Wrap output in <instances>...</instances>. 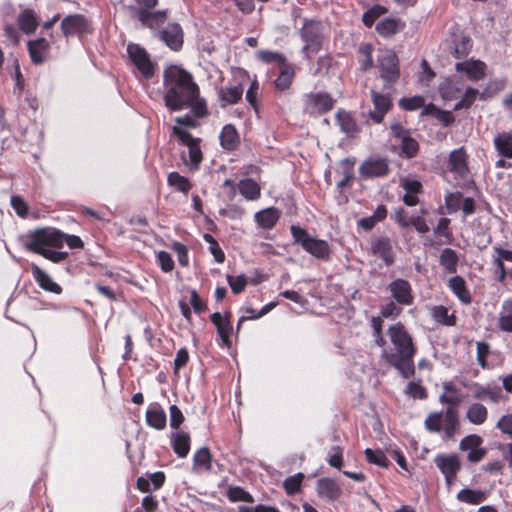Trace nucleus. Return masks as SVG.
<instances>
[{"instance_id":"15","label":"nucleus","mask_w":512,"mask_h":512,"mask_svg":"<svg viewBox=\"0 0 512 512\" xmlns=\"http://www.w3.org/2000/svg\"><path fill=\"white\" fill-rule=\"evenodd\" d=\"M371 252L380 257L386 266H390L394 262V251L391 240L387 237H379L372 239Z\"/></svg>"},{"instance_id":"50","label":"nucleus","mask_w":512,"mask_h":512,"mask_svg":"<svg viewBox=\"0 0 512 512\" xmlns=\"http://www.w3.org/2000/svg\"><path fill=\"white\" fill-rule=\"evenodd\" d=\"M382 324L383 321L380 317H372L371 327L373 329L374 342L379 347L386 345V339L382 336Z\"/></svg>"},{"instance_id":"61","label":"nucleus","mask_w":512,"mask_h":512,"mask_svg":"<svg viewBox=\"0 0 512 512\" xmlns=\"http://www.w3.org/2000/svg\"><path fill=\"white\" fill-rule=\"evenodd\" d=\"M303 475L301 473L288 477L284 481V488L287 493L292 494L299 490Z\"/></svg>"},{"instance_id":"59","label":"nucleus","mask_w":512,"mask_h":512,"mask_svg":"<svg viewBox=\"0 0 512 512\" xmlns=\"http://www.w3.org/2000/svg\"><path fill=\"white\" fill-rule=\"evenodd\" d=\"M450 220L448 218H441L438 221L436 228L434 229L435 234L445 237V243L450 244L452 241V234L449 231Z\"/></svg>"},{"instance_id":"54","label":"nucleus","mask_w":512,"mask_h":512,"mask_svg":"<svg viewBox=\"0 0 512 512\" xmlns=\"http://www.w3.org/2000/svg\"><path fill=\"white\" fill-rule=\"evenodd\" d=\"M228 284L234 294L241 293L247 285V277L244 274L238 276H227Z\"/></svg>"},{"instance_id":"9","label":"nucleus","mask_w":512,"mask_h":512,"mask_svg":"<svg viewBox=\"0 0 512 512\" xmlns=\"http://www.w3.org/2000/svg\"><path fill=\"white\" fill-rule=\"evenodd\" d=\"M435 465L444 475L446 483L451 486L457 473L461 469V461L456 454H437L434 459Z\"/></svg>"},{"instance_id":"51","label":"nucleus","mask_w":512,"mask_h":512,"mask_svg":"<svg viewBox=\"0 0 512 512\" xmlns=\"http://www.w3.org/2000/svg\"><path fill=\"white\" fill-rule=\"evenodd\" d=\"M194 465L208 470L211 468V454L207 447H202L195 453Z\"/></svg>"},{"instance_id":"56","label":"nucleus","mask_w":512,"mask_h":512,"mask_svg":"<svg viewBox=\"0 0 512 512\" xmlns=\"http://www.w3.org/2000/svg\"><path fill=\"white\" fill-rule=\"evenodd\" d=\"M228 498L233 502H253L252 496L241 487H230L228 490Z\"/></svg>"},{"instance_id":"42","label":"nucleus","mask_w":512,"mask_h":512,"mask_svg":"<svg viewBox=\"0 0 512 512\" xmlns=\"http://www.w3.org/2000/svg\"><path fill=\"white\" fill-rule=\"evenodd\" d=\"M294 77V70L287 64L281 66L280 74L275 80V86L277 89L283 91L289 88Z\"/></svg>"},{"instance_id":"58","label":"nucleus","mask_w":512,"mask_h":512,"mask_svg":"<svg viewBox=\"0 0 512 512\" xmlns=\"http://www.w3.org/2000/svg\"><path fill=\"white\" fill-rule=\"evenodd\" d=\"M496 428L509 438H512V413L501 416L496 423Z\"/></svg>"},{"instance_id":"17","label":"nucleus","mask_w":512,"mask_h":512,"mask_svg":"<svg viewBox=\"0 0 512 512\" xmlns=\"http://www.w3.org/2000/svg\"><path fill=\"white\" fill-rule=\"evenodd\" d=\"M448 169L459 177H464L467 174V154L463 148L455 149L450 153Z\"/></svg>"},{"instance_id":"38","label":"nucleus","mask_w":512,"mask_h":512,"mask_svg":"<svg viewBox=\"0 0 512 512\" xmlns=\"http://www.w3.org/2000/svg\"><path fill=\"white\" fill-rule=\"evenodd\" d=\"M243 88L241 86H233L227 88H221L219 91V99L225 105L236 104L242 97Z\"/></svg>"},{"instance_id":"2","label":"nucleus","mask_w":512,"mask_h":512,"mask_svg":"<svg viewBox=\"0 0 512 512\" xmlns=\"http://www.w3.org/2000/svg\"><path fill=\"white\" fill-rule=\"evenodd\" d=\"M387 336L391 347H382L381 358L397 369L403 378L412 377L415 374L414 357L417 353L412 335L401 322H397L389 326Z\"/></svg>"},{"instance_id":"24","label":"nucleus","mask_w":512,"mask_h":512,"mask_svg":"<svg viewBox=\"0 0 512 512\" xmlns=\"http://www.w3.org/2000/svg\"><path fill=\"white\" fill-rule=\"evenodd\" d=\"M146 422L154 429L163 430L167 422L165 411L156 403L150 405L146 411Z\"/></svg>"},{"instance_id":"43","label":"nucleus","mask_w":512,"mask_h":512,"mask_svg":"<svg viewBox=\"0 0 512 512\" xmlns=\"http://www.w3.org/2000/svg\"><path fill=\"white\" fill-rule=\"evenodd\" d=\"M167 181L170 186L174 187L180 192L188 193V191L191 189V184L189 183L188 179L180 175L178 172L169 173Z\"/></svg>"},{"instance_id":"63","label":"nucleus","mask_w":512,"mask_h":512,"mask_svg":"<svg viewBox=\"0 0 512 512\" xmlns=\"http://www.w3.org/2000/svg\"><path fill=\"white\" fill-rule=\"evenodd\" d=\"M342 448L339 446H334L331 448L329 452L328 463L335 468H340L342 466Z\"/></svg>"},{"instance_id":"7","label":"nucleus","mask_w":512,"mask_h":512,"mask_svg":"<svg viewBox=\"0 0 512 512\" xmlns=\"http://www.w3.org/2000/svg\"><path fill=\"white\" fill-rule=\"evenodd\" d=\"M380 77L387 83L393 84L400 77L399 59L393 50L385 49L377 58Z\"/></svg>"},{"instance_id":"37","label":"nucleus","mask_w":512,"mask_h":512,"mask_svg":"<svg viewBox=\"0 0 512 512\" xmlns=\"http://www.w3.org/2000/svg\"><path fill=\"white\" fill-rule=\"evenodd\" d=\"M336 119L341 131L348 136H354L358 132L357 124L348 112L339 111L336 114Z\"/></svg>"},{"instance_id":"39","label":"nucleus","mask_w":512,"mask_h":512,"mask_svg":"<svg viewBox=\"0 0 512 512\" xmlns=\"http://www.w3.org/2000/svg\"><path fill=\"white\" fill-rule=\"evenodd\" d=\"M457 499L461 502L477 505L486 499V493L481 490L462 489L457 494Z\"/></svg>"},{"instance_id":"12","label":"nucleus","mask_w":512,"mask_h":512,"mask_svg":"<svg viewBox=\"0 0 512 512\" xmlns=\"http://www.w3.org/2000/svg\"><path fill=\"white\" fill-rule=\"evenodd\" d=\"M388 289L398 304L409 306L413 303L412 288L407 280L396 279L389 284Z\"/></svg>"},{"instance_id":"23","label":"nucleus","mask_w":512,"mask_h":512,"mask_svg":"<svg viewBox=\"0 0 512 512\" xmlns=\"http://www.w3.org/2000/svg\"><path fill=\"white\" fill-rule=\"evenodd\" d=\"M211 321L216 326L217 332L226 347L231 346L230 335L232 333V325L227 317L222 316L219 312L211 315Z\"/></svg>"},{"instance_id":"10","label":"nucleus","mask_w":512,"mask_h":512,"mask_svg":"<svg viewBox=\"0 0 512 512\" xmlns=\"http://www.w3.org/2000/svg\"><path fill=\"white\" fill-rule=\"evenodd\" d=\"M334 99L327 93H310L305 98V111L309 114H321L330 111Z\"/></svg>"},{"instance_id":"13","label":"nucleus","mask_w":512,"mask_h":512,"mask_svg":"<svg viewBox=\"0 0 512 512\" xmlns=\"http://www.w3.org/2000/svg\"><path fill=\"white\" fill-rule=\"evenodd\" d=\"M135 16L137 17L142 27L156 30L166 22L167 10H136Z\"/></svg>"},{"instance_id":"22","label":"nucleus","mask_w":512,"mask_h":512,"mask_svg":"<svg viewBox=\"0 0 512 512\" xmlns=\"http://www.w3.org/2000/svg\"><path fill=\"white\" fill-rule=\"evenodd\" d=\"M465 418L473 425L479 426L484 424L488 419V409L479 402H473L468 405Z\"/></svg>"},{"instance_id":"4","label":"nucleus","mask_w":512,"mask_h":512,"mask_svg":"<svg viewBox=\"0 0 512 512\" xmlns=\"http://www.w3.org/2000/svg\"><path fill=\"white\" fill-rule=\"evenodd\" d=\"M324 24L317 19L304 18L300 28V37L304 42L302 53L310 61L322 48L324 40Z\"/></svg>"},{"instance_id":"53","label":"nucleus","mask_w":512,"mask_h":512,"mask_svg":"<svg viewBox=\"0 0 512 512\" xmlns=\"http://www.w3.org/2000/svg\"><path fill=\"white\" fill-rule=\"evenodd\" d=\"M425 100L422 96H413L410 98H402L399 106L408 111H414L424 106Z\"/></svg>"},{"instance_id":"14","label":"nucleus","mask_w":512,"mask_h":512,"mask_svg":"<svg viewBox=\"0 0 512 512\" xmlns=\"http://www.w3.org/2000/svg\"><path fill=\"white\" fill-rule=\"evenodd\" d=\"M160 39L173 49L179 50L183 44V31L179 24L170 23L162 31L159 32Z\"/></svg>"},{"instance_id":"44","label":"nucleus","mask_w":512,"mask_h":512,"mask_svg":"<svg viewBox=\"0 0 512 512\" xmlns=\"http://www.w3.org/2000/svg\"><path fill=\"white\" fill-rule=\"evenodd\" d=\"M257 57L264 63H279L281 66L286 64L285 57L282 54L274 51L259 50L257 52Z\"/></svg>"},{"instance_id":"57","label":"nucleus","mask_w":512,"mask_h":512,"mask_svg":"<svg viewBox=\"0 0 512 512\" xmlns=\"http://www.w3.org/2000/svg\"><path fill=\"white\" fill-rule=\"evenodd\" d=\"M463 398L462 395L459 393V391L451 394H441L439 396V401L442 404L448 405L447 408H453L457 410V407L462 402Z\"/></svg>"},{"instance_id":"5","label":"nucleus","mask_w":512,"mask_h":512,"mask_svg":"<svg viewBox=\"0 0 512 512\" xmlns=\"http://www.w3.org/2000/svg\"><path fill=\"white\" fill-rule=\"evenodd\" d=\"M294 242L312 256L318 259H327L330 255V247L325 240L312 237L304 228L292 225L290 228Z\"/></svg>"},{"instance_id":"52","label":"nucleus","mask_w":512,"mask_h":512,"mask_svg":"<svg viewBox=\"0 0 512 512\" xmlns=\"http://www.w3.org/2000/svg\"><path fill=\"white\" fill-rule=\"evenodd\" d=\"M490 353V346L486 342H477L476 343V359L477 363L483 368L487 369L489 368V365L487 363V356Z\"/></svg>"},{"instance_id":"19","label":"nucleus","mask_w":512,"mask_h":512,"mask_svg":"<svg viewBox=\"0 0 512 512\" xmlns=\"http://www.w3.org/2000/svg\"><path fill=\"white\" fill-rule=\"evenodd\" d=\"M359 172L368 178L381 177L387 174L388 164L384 159H369L361 164Z\"/></svg>"},{"instance_id":"3","label":"nucleus","mask_w":512,"mask_h":512,"mask_svg":"<svg viewBox=\"0 0 512 512\" xmlns=\"http://www.w3.org/2000/svg\"><path fill=\"white\" fill-rule=\"evenodd\" d=\"M164 100L168 108L178 111L194 102L199 95L198 85L192 75L177 65L163 71Z\"/></svg>"},{"instance_id":"32","label":"nucleus","mask_w":512,"mask_h":512,"mask_svg":"<svg viewBox=\"0 0 512 512\" xmlns=\"http://www.w3.org/2000/svg\"><path fill=\"white\" fill-rule=\"evenodd\" d=\"M220 144L226 150H233L239 144V136L233 125L227 124L222 128Z\"/></svg>"},{"instance_id":"40","label":"nucleus","mask_w":512,"mask_h":512,"mask_svg":"<svg viewBox=\"0 0 512 512\" xmlns=\"http://www.w3.org/2000/svg\"><path fill=\"white\" fill-rule=\"evenodd\" d=\"M18 24L26 34L33 33L37 28V19L32 10H24L18 16Z\"/></svg>"},{"instance_id":"49","label":"nucleus","mask_w":512,"mask_h":512,"mask_svg":"<svg viewBox=\"0 0 512 512\" xmlns=\"http://www.w3.org/2000/svg\"><path fill=\"white\" fill-rule=\"evenodd\" d=\"M443 420V412H433L428 415L425 420V428L433 433L441 431V423Z\"/></svg>"},{"instance_id":"55","label":"nucleus","mask_w":512,"mask_h":512,"mask_svg":"<svg viewBox=\"0 0 512 512\" xmlns=\"http://www.w3.org/2000/svg\"><path fill=\"white\" fill-rule=\"evenodd\" d=\"M386 13V9L382 6H374L368 11H366L363 15V23L367 27H372L375 20L379 18L381 15Z\"/></svg>"},{"instance_id":"31","label":"nucleus","mask_w":512,"mask_h":512,"mask_svg":"<svg viewBox=\"0 0 512 512\" xmlns=\"http://www.w3.org/2000/svg\"><path fill=\"white\" fill-rule=\"evenodd\" d=\"M404 24L396 18H385L376 25V31L383 37H391L402 30Z\"/></svg>"},{"instance_id":"16","label":"nucleus","mask_w":512,"mask_h":512,"mask_svg":"<svg viewBox=\"0 0 512 512\" xmlns=\"http://www.w3.org/2000/svg\"><path fill=\"white\" fill-rule=\"evenodd\" d=\"M88 24L84 16L68 15L61 22V29L65 36L80 35L87 31Z\"/></svg>"},{"instance_id":"1","label":"nucleus","mask_w":512,"mask_h":512,"mask_svg":"<svg viewBox=\"0 0 512 512\" xmlns=\"http://www.w3.org/2000/svg\"><path fill=\"white\" fill-rule=\"evenodd\" d=\"M23 246L28 251L37 253L54 263L64 261L68 253L59 251L66 243L71 249L83 248V241L76 235L62 233L54 228H40L22 238Z\"/></svg>"},{"instance_id":"60","label":"nucleus","mask_w":512,"mask_h":512,"mask_svg":"<svg viewBox=\"0 0 512 512\" xmlns=\"http://www.w3.org/2000/svg\"><path fill=\"white\" fill-rule=\"evenodd\" d=\"M157 261L164 272H171L174 268V261L171 255L166 251L157 253Z\"/></svg>"},{"instance_id":"27","label":"nucleus","mask_w":512,"mask_h":512,"mask_svg":"<svg viewBox=\"0 0 512 512\" xmlns=\"http://www.w3.org/2000/svg\"><path fill=\"white\" fill-rule=\"evenodd\" d=\"M463 83L457 77L446 78L439 85L440 94L444 99H456L462 91Z\"/></svg>"},{"instance_id":"26","label":"nucleus","mask_w":512,"mask_h":512,"mask_svg":"<svg viewBox=\"0 0 512 512\" xmlns=\"http://www.w3.org/2000/svg\"><path fill=\"white\" fill-rule=\"evenodd\" d=\"M49 50V43L44 38H39L34 41L28 42V51L31 57V61L34 64H41L45 60V54Z\"/></svg>"},{"instance_id":"29","label":"nucleus","mask_w":512,"mask_h":512,"mask_svg":"<svg viewBox=\"0 0 512 512\" xmlns=\"http://www.w3.org/2000/svg\"><path fill=\"white\" fill-rule=\"evenodd\" d=\"M280 217L279 211L274 208H266L255 214V221L263 229H272Z\"/></svg>"},{"instance_id":"8","label":"nucleus","mask_w":512,"mask_h":512,"mask_svg":"<svg viewBox=\"0 0 512 512\" xmlns=\"http://www.w3.org/2000/svg\"><path fill=\"white\" fill-rule=\"evenodd\" d=\"M127 52L133 64L145 78L153 76L154 64L144 48L138 44L130 43L127 46Z\"/></svg>"},{"instance_id":"46","label":"nucleus","mask_w":512,"mask_h":512,"mask_svg":"<svg viewBox=\"0 0 512 512\" xmlns=\"http://www.w3.org/2000/svg\"><path fill=\"white\" fill-rule=\"evenodd\" d=\"M478 94L479 91L477 89L468 88L461 100L455 104L454 110L468 109L476 100Z\"/></svg>"},{"instance_id":"21","label":"nucleus","mask_w":512,"mask_h":512,"mask_svg":"<svg viewBox=\"0 0 512 512\" xmlns=\"http://www.w3.org/2000/svg\"><path fill=\"white\" fill-rule=\"evenodd\" d=\"M317 492L321 498L333 501L341 495V488L330 478H321L317 481Z\"/></svg>"},{"instance_id":"41","label":"nucleus","mask_w":512,"mask_h":512,"mask_svg":"<svg viewBox=\"0 0 512 512\" xmlns=\"http://www.w3.org/2000/svg\"><path fill=\"white\" fill-rule=\"evenodd\" d=\"M471 49V40L464 35L456 36L453 41L452 54L456 58L465 57Z\"/></svg>"},{"instance_id":"45","label":"nucleus","mask_w":512,"mask_h":512,"mask_svg":"<svg viewBox=\"0 0 512 512\" xmlns=\"http://www.w3.org/2000/svg\"><path fill=\"white\" fill-rule=\"evenodd\" d=\"M365 455L367 457V460L370 463L376 464L380 467H388L389 460L386 457V455L381 450H372L370 448H367L365 450Z\"/></svg>"},{"instance_id":"36","label":"nucleus","mask_w":512,"mask_h":512,"mask_svg":"<svg viewBox=\"0 0 512 512\" xmlns=\"http://www.w3.org/2000/svg\"><path fill=\"white\" fill-rule=\"evenodd\" d=\"M458 255L451 248H445L442 250L439 256L440 265L448 272L455 273L458 265Z\"/></svg>"},{"instance_id":"47","label":"nucleus","mask_w":512,"mask_h":512,"mask_svg":"<svg viewBox=\"0 0 512 512\" xmlns=\"http://www.w3.org/2000/svg\"><path fill=\"white\" fill-rule=\"evenodd\" d=\"M359 53L363 56V59L360 60V65L363 70H367L373 66V46L370 43H364L360 45L358 49Z\"/></svg>"},{"instance_id":"48","label":"nucleus","mask_w":512,"mask_h":512,"mask_svg":"<svg viewBox=\"0 0 512 512\" xmlns=\"http://www.w3.org/2000/svg\"><path fill=\"white\" fill-rule=\"evenodd\" d=\"M483 443V439L481 436L477 434H470L465 436L459 443V449L461 451H471L473 449H477Z\"/></svg>"},{"instance_id":"28","label":"nucleus","mask_w":512,"mask_h":512,"mask_svg":"<svg viewBox=\"0 0 512 512\" xmlns=\"http://www.w3.org/2000/svg\"><path fill=\"white\" fill-rule=\"evenodd\" d=\"M497 327L502 332L512 333V299L503 301Z\"/></svg>"},{"instance_id":"11","label":"nucleus","mask_w":512,"mask_h":512,"mask_svg":"<svg viewBox=\"0 0 512 512\" xmlns=\"http://www.w3.org/2000/svg\"><path fill=\"white\" fill-rule=\"evenodd\" d=\"M374 109L369 111V118L374 123H381L392 107V99L388 93H380L374 89L370 92Z\"/></svg>"},{"instance_id":"20","label":"nucleus","mask_w":512,"mask_h":512,"mask_svg":"<svg viewBox=\"0 0 512 512\" xmlns=\"http://www.w3.org/2000/svg\"><path fill=\"white\" fill-rule=\"evenodd\" d=\"M456 70L464 72L471 80H480L485 76V64L479 60L458 62Z\"/></svg>"},{"instance_id":"6","label":"nucleus","mask_w":512,"mask_h":512,"mask_svg":"<svg viewBox=\"0 0 512 512\" xmlns=\"http://www.w3.org/2000/svg\"><path fill=\"white\" fill-rule=\"evenodd\" d=\"M173 133L188 149V159L186 152H182V160L191 169L197 170L202 161V152L199 144L200 140L194 138L187 130L176 126L173 128Z\"/></svg>"},{"instance_id":"34","label":"nucleus","mask_w":512,"mask_h":512,"mask_svg":"<svg viewBox=\"0 0 512 512\" xmlns=\"http://www.w3.org/2000/svg\"><path fill=\"white\" fill-rule=\"evenodd\" d=\"M172 447L179 457H186L190 450L189 435L182 431L172 434Z\"/></svg>"},{"instance_id":"18","label":"nucleus","mask_w":512,"mask_h":512,"mask_svg":"<svg viewBox=\"0 0 512 512\" xmlns=\"http://www.w3.org/2000/svg\"><path fill=\"white\" fill-rule=\"evenodd\" d=\"M31 272L34 280L37 282V284L44 290L54 293V294H61L62 288L59 284L54 282V280L44 271L42 270L38 265L32 264L31 265Z\"/></svg>"},{"instance_id":"35","label":"nucleus","mask_w":512,"mask_h":512,"mask_svg":"<svg viewBox=\"0 0 512 512\" xmlns=\"http://www.w3.org/2000/svg\"><path fill=\"white\" fill-rule=\"evenodd\" d=\"M444 418V433L446 438H452L459 426L458 411L453 408H447L443 413Z\"/></svg>"},{"instance_id":"64","label":"nucleus","mask_w":512,"mask_h":512,"mask_svg":"<svg viewBox=\"0 0 512 512\" xmlns=\"http://www.w3.org/2000/svg\"><path fill=\"white\" fill-rule=\"evenodd\" d=\"M11 206L20 217H25L28 213V206L19 196L11 197Z\"/></svg>"},{"instance_id":"33","label":"nucleus","mask_w":512,"mask_h":512,"mask_svg":"<svg viewBox=\"0 0 512 512\" xmlns=\"http://www.w3.org/2000/svg\"><path fill=\"white\" fill-rule=\"evenodd\" d=\"M239 193L247 200H257L260 197V186L254 180L247 178L238 183Z\"/></svg>"},{"instance_id":"62","label":"nucleus","mask_w":512,"mask_h":512,"mask_svg":"<svg viewBox=\"0 0 512 512\" xmlns=\"http://www.w3.org/2000/svg\"><path fill=\"white\" fill-rule=\"evenodd\" d=\"M492 263L495 266L494 275L497 281L503 283L506 279V268L504 262L495 254L492 255Z\"/></svg>"},{"instance_id":"25","label":"nucleus","mask_w":512,"mask_h":512,"mask_svg":"<svg viewBox=\"0 0 512 512\" xmlns=\"http://www.w3.org/2000/svg\"><path fill=\"white\" fill-rule=\"evenodd\" d=\"M448 287L460 300L461 303L468 305L472 302V297L466 287V282L461 276H453L448 281Z\"/></svg>"},{"instance_id":"30","label":"nucleus","mask_w":512,"mask_h":512,"mask_svg":"<svg viewBox=\"0 0 512 512\" xmlns=\"http://www.w3.org/2000/svg\"><path fill=\"white\" fill-rule=\"evenodd\" d=\"M493 143L499 155L512 159V133L502 132L497 134L494 137Z\"/></svg>"}]
</instances>
